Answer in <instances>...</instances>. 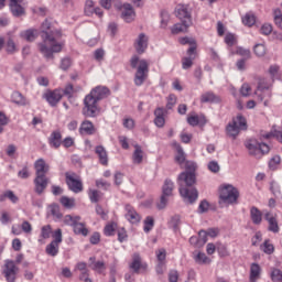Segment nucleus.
Here are the masks:
<instances>
[{"label": "nucleus", "mask_w": 282, "mask_h": 282, "mask_svg": "<svg viewBox=\"0 0 282 282\" xmlns=\"http://www.w3.org/2000/svg\"><path fill=\"white\" fill-rule=\"evenodd\" d=\"M51 29L52 23L45 20L42 23V42L37 43L39 51L44 58H54V54H58V52L63 51L64 43L56 41L57 39H61V31Z\"/></svg>", "instance_id": "obj_1"}, {"label": "nucleus", "mask_w": 282, "mask_h": 282, "mask_svg": "<svg viewBox=\"0 0 282 282\" xmlns=\"http://www.w3.org/2000/svg\"><path fill=\"white\" fill-rule=\"evenodd\" d=\"M195 184V173L182 172L178 175L180 195L185 204H195L199 197L197 188L192 187Z\"/></svg>", "instance_id": "obj_2"}, {"label": "nucleus", "mask_w": 282, "mask_h": 282, "mask_svg": "<svg viewBox=\"0 0 282 282\" xmlns=\"http://www.w3.org/2000/svg\"><path fill=\"white\" fill-rule=\"evenodd\" d=\"M130 65L132 69H137L134 74V85L142 87L144 82L149 78V61L140 58L138 55H133L130 58Z\"/></svg>", "instance_id": "obj_3"}, {"label": "nucleus", "mask_w": 282, "mask_h": 282, "mask_svg": "<svg viewBox=\"0 0 282 282\" xmlns=\"http://www.w3.org/2000/svg\"><path fill=\"white\" fill-rule=\"evenodd\" d=\"M272 79L262 77L258 82V87L256 90V96H258L260 102L264 100V107L270 105L269 98H272V91H270V87H272Z\"/></svg>", "instance_id": "obj_4"}, {"label": "nucleus", "mask_w": 282, "mask_h": 282, "mask_svg": "<svg viewBox=\"0 0 282 282\" xmlns=\"http://www.w3.org/2000/svg\"><path fill=\"white\" fill-rule=\"evenodd\" d=\"M248 129V122L246 121V117L241 115H237L236 118L232 119L226 127V132L229 138H237L240 131H246Z\"/></svg>", "instance_id": "obj_5"}, {"label": "nucleus", "mask_w": 282, "mask_h": 282, "mask_svg": "<svg viewBox=\"0 0 282 282\" xmlns=\"http://www.w3.org/2000/svg\"><path fill=\"white\" fill-rule=\"evenodd\" d=\"M98 102H100L98 99H96L93 95L88 94L84 98V108L83 113L86 118H96L100 113V106H98Z\"/></svg>", "instance_id": "obj_6"}, {"label": "nucleus", "mask_w": 282, "mask_h": 282, "mask_svg": "<svg viewBox=\"0 0 282 282\" xmlns=\"http://www.w3.org/2000/svg\"><path fill=\"white\" fill-rule=\"evenodd\" d=\"M246 148L249 151V154L253 155V158L260 159L265 153H270V145L265 143H260L256 139L248 140L246 143Z\"/></svg>", "instance_id": "obj_7"}, {"label": "nucleus", "mask_w": 282, "mask_h": 282, "mask_svg": "<svg viewBox=\"0 0 282 282\" xmlns=\"http://www.w3.org/2000/svg\"><path fill=\"white\" fill-rule=\"evenodd\" d=\"M239 199V191L230 184L224 185L220 188L219 204H235Z\"/></svg>", "instance_id": "obj_8"}, {"label": "nucleus", "mask_w": 282, "mask_h": 282, "mask_svg": "<svg viewBox=\"0 0 282 282\" xmlns=\"http://www.w3.org/2000/svg\"><path fill=\"white\" fill-rule=\"evenodd\" d=\"M174 188L175 184L173 183V181L166 178L162 187V195L160 202L156 205L159 210H163V208H166V204H169V197L173 195Z\"/></svg>", "instance_id": "obj_9"}, {"label": "nucleus", "mask_w": 282, "mask_h": 282, "mask_svg": "<svg viewBox=\"0 0 282 282\" xmlns=\"http://www.w3.org/2000/svg\"><path fill=\"white\" fill-rule=\"evenodd\" d=\"M2 274L8 282L17 281V274H19V267H17V262L6 260L4 265L2 267Z\"/></svg>", "instance_id": "obj_10"}, {"label": "nucleus", "mask_w": 282, "mask_h": 282, "mask_svg": "<svg viewBox=\"0 0 282 282\" xmlns=\"http://www.w3.org/2000/svg\"><path fill=\"white\" fill-rule=\"evenodd\" d=\"M117 8L118 10H120L121 19H123L126 23H131L135 21V10H133V6L129 3H123L121 6H118Z\"/></svg>", "instance_id": "obj_11"}, {"label": "nucleus", "mask_w": 282, "mask_h": 282, "mask_svg": "<svg viewBox=\"0 0 282 282\" xmlns=\"http://www.w3.org/2000/svg\"><path fill=\"white\" fill-rule=\"evenodd\" d=\"M176 17L180 19L181 23H186L187 25H193V18H191V11H188V7L184 4H178L176 7Z\"/></svg>", "instance_id": "obj_12"}, {"label": "nucleus", "mask_w": 282, "mask_h": 282, "mask_svg": "<svg viewBox=\"0 0 282 282\" xmlns=\"http://www.w3.org/2000/svg\"><path fill=\"white\" fill-rule=\"evenodd\" d=\"M43 98H45L51 107H56V105H58L63 98V91L59 89H55L53 91L48 90L43 95Z\"/></svg>", "instance_id": "obj_13"}, {"label": "nucleus", "mask_w": 282, "mask_h": 282, "mask_svg": "<svg viewBox=\"0 0 282 282\" xmlns=\"http://www.w3.org/2000/svg\"><path fill=\"white\" fill-rule=\"evenodd\" d=\"M149 47V36L144 33H140L134 42V50L138 54H144Z\"/></svg>", "instance_id": "obj_14"}, {"label": "nucleus", "mask_w": 282, "mask_h": 282, "mask_svg": "<svg viewBox=\"0 0 282 282\" xmlns=\"http://www.w3.org/2000/svg\"><path fill=\"white\" fill-rule=\"evenodd\" d=\"M89 94L93 95L96 100L100 101L105 100V98H107L111 93L106 86H96Z\"/></svg>", "instance_id": "obj_15"}, {"label": "nucleus", "mask_w": 282, "mask_h": 282, "mask_svg": "<svg viewBox=\"0 0 282 282\" xmlns=\"http://www.w3.org/2000/svg\"><path fill=\"white\" fill-rule=\"evenodd\" d=\"M48 180L46 175H36L34 180L35 193L42 195V193L47 188Z\"/></svg>", "instance_id": "obj_16"}, {"label": "nucleus", "mask_w": 282, "mask_h": 282, "mask_svg": "<svg viewBox=\"0 0 282 282\" xmlns=\"http://www.w3.org/2000/svg\"><path fill=\"white\" fill-rule=\"evenodd\" d=\"M48 144L51 149H59L61 144H63V134L61 131L55 130L48 137Z\"/></svg>", "instance_id": "obj_17"}, {"label": "nucleus", "mask_w": 282, "mask_h": 282, "mask_svg": "<svg viewBox=\"0 0 282 282\" xmlns=\"http://www.w3.org/2000/svg\"><path fill=\"white\" fill-rule=\"evenodd\" d=\"M10 10L13 14V17H23L25 14V0L24 2H19V0H13V2H10Z\"/></svg>", "instance_id": "obj_18"}, {"label": "nucleus", "mask_w": 282, "mask_h": 282, "mask_svg": "<svg viewBox=\"0 0 282 282\" xmlns=\"http://www.w3.org/2000/svg\"><path fill=\"white\" fill-rule=\"evenodd\" d=\"M126 219L130 224H140V214L131 205H126Z\"/></svg>", "instance_id": "obj_19"}, {"label": "nucleus", "mask_w": 282, "mask_h": 282, "mask_svg": "<svg viewBox=\"0 0 282 282\" xmlns=\"http://www.w3.org/2000/svg\"><path fill=\"white\" fill-rule=\"evenodd\" d=\"M89 261V268H91L94 272L105 274V270H107V264H105V261L96 260V257H90Z\"/></svg>", "instance_id": "obj_20"}, {"label": "nucleus", "mask_w": 282, "mask_h": 282, "mask_svg": "<svg viewBox=\"0 0 282 282\" xmlns=\"http://www.w3.org/2000/svg\"><path fill=\"white\" fill-rule=\"evenodd\" d=\"M66 184L73 193H80L83 191V182L74 178V176H66Z\"/></svg>", "instance_id": "obj_21"}, {"label": "nucleus", "mask_w": 282, "mask_h": 282, "mask_svg": "<svg viewBox=\"0 0 282 282\" xmlns=\"http://www.w3.org/2000/svg\"><path fill=\"white\" fill-rule=\"evenodd\" d=\"M79 133L83 135H94L96 133V127L89 120H84L79 127Z\"/></svg>", "instance_id": "obj_22"}, {"label": "nucleus", "mask_w": 282, "mask_h": 282, "mask_svg": "<svg viewBox=\"0 0 282 282\" xmlns=\"http://www.w3.org/2000/svg\"><path fill=\"white\" fill-rule=\"evenodd\" d=\"M130 270H133V272H140V270H147V264L142 263V258H140L139 253H134L132 256V262L130 263Z\"/></svg>", "instance_id": "obj_23"}, {"label": "nucleus", "mask_w": 282, "mask_h": 282, "mask_svg": "<svg viewBox=\"0 0 282 282\" xmlns=\"http://www.w3.org/2000/svg\"><path fill=\"white\" fill-rule=\"evenodd\" d=\"M35 175H45L50 171V165L44 159H39L34 163Z\"/></svg>", "instance_id": "obj_24"}, {"label": "nucleus", "mask_w": 282, "mask_h": 282, "mask_svg": "<svg viewBox=\"0 0 282 282\" xmlns=\"http://www.w3.org/2000/svg\"><path fill=\"white\" fill-rule=\"evenodd\" d=\"M36 36H39V30L36 29H28L20 32V37L24 39V41H28L29 43L36 41Z\"/></svg>", "instance_id": "obj_25"}, {"label": "nucleus", "mask_w": 282, "mask_h": 282, "mask_svg": "<svg viewBox=\"0 0 282 282\" xmlns=\"http://www.w3.org/2000/svg\"><path fill=\"white\" fill-rule=\"evenodd\" d=\"M264 219L269 224L268 230L270 232H274V234L279 232V221H276V218L272 216V214L267 213L264 216Z\"/></svg>", "instance_id": "obj_26"}, {"label": "nucleus", "mask_w": 282, "mask_h": 282, "mask_svg": "<svg viewBox=\"0 0 282 282\" xmlns=\"http://www.w3.org/2000/svg\"><path fill=\"white\" fill-rule=\"evenodd\" d=\"M95 153L98 155L100 164H102L104 166H107V164H109V156L107 155V150H105V147L97 145L95 149Z\"/></svg>", "instance_id": "obj_27"}, {"label": "nucleus", "mask_w": 282, "mask_h": 282, "mask_svg": "<svg viewBox=\"0 0 282 282\" xmlns=\"http://www.w3.org/2000/svg\"><path fill=\"white\" fill-rule=\"evenodd\" d=\"M250 217L252 224H254L256 226H259L261 221H263V213H261V210H259V208H257L256 206L250 208Z\"/></svg>", "instance_id": "obj_28"}, {"label": "nucleus", "mask_w": 282, "mask_h": 282, "mask_svg": "<svg viewBox=\"0 0 282 282\" xmlns=\"http://www.w3.org/2000/svg\"><path fill=\"white\" fill-rule=\"evenodd\" d=\"M154 124L159 128L164 127L166 124V120L164 119V108H156L154 110Z\"/></svg>", "instance_id": "obj_29"}, {"label": "nucleus", "mask_w": 282, "mask_h": 282, "mask_svg": "<svg viewBox=\"0 0 282 282\" xmlns=\"http://www.w3.org/2000/svg\"><path fill=\"white\" fill-rule=\"evenodd\" d=\"M217 235H219V230L217 229H208V231L200 230L198 234V239L202 241V243H206V241H208L207 237L215 239Z\"/></svg>", "instance_id": "obj_30"}, {"label": "nucleus", "mask_w": 282, "mask_h": 282, "mask_svg": "<svg viewBox=\"0 0 282 282\" xmlns=\"http://www.w3.org/2000/svg\"><path fill=\"white\" fill-rule=\"evenodd\" d=\"M261 276V267L259 263H251L250 265V282H257V280Z\"/></svg>", "instance_id": "obj_31"}, {"label": "nucleus", "mask_w": 282, "mask_h": 282, "mask_svg": "<svg viewBox=\"0 0 282 282\" xmlns=\"http://www.w3.org/2000/svg\"><path fill=\"white\" fill-rule=\"evenodd\" d=\"M142 160H144V151H142V147L135 144L134 152L132 154L133 164H142Z\"/></svg>", "instance_id": "obj_32"}, {"label": "nucleus", "mask_w": 282, "mask_h": 282, "mask_svg": "<svg viewBox=\"0 0 282 282\" xmlns=\"http://www.w3.org/2000/svg\"><path fill=\"white\" fill-rule=\"evenodd\" d=\"M221 99L215 95L213 91H207L200 96V102H210V104H217L220 102Z\"/></svg>", "instance_id": "obj_33"}, {"label": "nucleus", "mask_w": 282, "mask_h": 282, "mask_svg": "<svg viewBox=\"0 0 282 282\" xmlns=\"http://www.w3.org/2000/svg\"><path fill=\"white\" fill-rule=\"evenodd\" d=\"M11 100L14 105H19L20 107H25L28 105V99L23 96V94L19 91H13L11 95Z\"/></svg>", "instance_id": "obj_34"}, {"label": "nucleus", "mask_w": 282, "mask_h": 282, "mask_svg": "<svg viewBox=\"0 0 282 282\" xmlns=\"http://www.w3.org/2000/svg\"><path fill=\"white\" fill-rule=\"evenodd\" d=\"M175 149H176V155H175V162L177 164H184L186 162V154L184 153V149H182V145L180 143H174Z\"/></svg>", "instance_id": "obj_35"}, {"label": "nucleus", "mask_w": 282, "mask_h": 282, "mask_svg": "<svg viewBox=\"0 0 282 282\" xmlns=\"http://www.w3.org/2000/svg\"><path fill=\"white\" fill-rule=\"evenodd\" d=\"M75 235H82L83 237H87L89 235V229L85 226V223L77 221L73 227Z\"/></svg>", "instance_id": "obj_36"}, {"label": "nucleus", "mask_w": 282, "mask_h": 282, "mask_svg": "<svg viewBox=\"0 0 282 282\" xmlns=\"http://www.w3.org/2000/svg\"><path fill=\"white\" fill-rule=\"evenodd\" d=\"M187 122L191 127H197V124H206V117L204 116H189Z\"/></svg>", "instance_id": "obj_37"}, {"label": "nucleus", "mask_w": 282, "mask_h": 282, "mask_svg": "<svg viewBox=\"0 0 282 282\" xmlns=\"http://www.w3.org/2000/svg\"><path fill=\"white\" fill-rule=\"evenodd\" d=\"M193 258H194V261L198 263V265L210 263V258H208L204 252H194Z\"/></svg>", "instance_id": "obj_38"}, {"label": "nucleus", "mask_w": 282, "mask_h": 282, "mask_svg": "<svg viewBox=\"0 0 282 282\" xmlns=\"http://www.w3.org/2000/svg\"><path fill=\"white\" fill-rule=\"evenodd\" d=\"M193 24H187L185 22L176 23L171 28L172 34H182V32H186L188 28H191Z\"/></svg>", "instance_id": "obj_39"}, {"label": "nucleus", "mask_w": 282, "mask_h": 282, "mask_svg": "<svg viewBox=\"0 0 282 282\" xmlns=\"http://www.w3.org/2000/svg\"><path fill=\"white\" fill-rule=\"evenodd\" d=\"M117 229H118V224H116L115 221L109 223L104 228V235L106 237H113V235H116Z\"/></svg>", "instance_id": "obj_40"}, {"label": "nucleus", "mask_w": 282, "mask_h": 282, "mask_svg": "<svg viewBox=\"0 0 282 282\" xmlns=\"http://www.w3.org/2000/svg\"><path fill=\"white\" fill-rule=\"evenodd\" d=\"M77 221H80V216L66 215L63 217L65 226H70L72 228L76 226Z\"/></svg>", "instance_id": "obj_41"}, {"label": "nucleus", "mask_w": 282, "mask_h": 282, "mask_svg": "<svg viewBox=\"0 0 282 282\" xmlns=\"http://www.w3.org/2000/svg\"><path fill=\"white\" fill-rule=\"evenodd\" d=\"M50 213L54 219V221H58L63 219V214L61 213V207L58 205H51Z\"/></svg>", "instance_id": "obj_42"}, {"label": "nucleus", "mask_w": 282, "mask_h": 282, "mask_svg": "<svg viewBox=\"0 0 282 282\" xmlns=\"http://www.w3.org/2000/svg\"><path fill=\"white\" fill-rule=\"evenodd\" d=\"M242 23H243V25H247V28H252V25H254V23H257V18L252 13H246L242 17Z\"/></svg>", "instance_id": "obj_43"}, {"label": "nucleus", "mask_w": 282, "mask_h": 282, "mask_svg": "<svg viewBox=\"0 0 282 282\" xmlns=\"http://www.w3.org/2000/svg\"><path fill=\"white\" fill-rule=\"evenodd\" d=\"M76 270H79V272H82V274L79 275V279H87V276H89V271L87 270V263L85 262H78L76 264Z\"/></svg>", "instance_id": "obj_44"}, {"label": "nucleus", "mask_w": 282, "mask_h": 282, "mask_svg": "<svg viewBox=\"0 0 282 282\" xmlns=\"http://www.w3.org/2000/svg\"><path fill=\"white\" fill-rule=\"evenodd\" d=\"M61 245L57 242H51L50 245L46 246V254L50 257H56L58 254V248Z\"/></svg>", "instance_id": "obj_45"}, {"label": "nucleus", "mask_w": 282, "mask_h": 282, "mask_svg": "<svg viewBox=\"0 0 282 282\" xmlns=\"http://www.w3.org/2000/svg\"><path fill=\"white\" fill-rule=\"evenodd\" d=\"M50 237H52V226L45 225L41 228L39 241H41V239H50Z\"/></svg>", "instance_id": "obj_46"}, {"label": "nucleus", "mask_w": 282, "mask_h": 282, "mask_svg": "<svg viewBox=\"0 0 282 282\" xmlns=\"http://www.w3.org/2000/svg\"><path fill=\"white\" fill-rule=\"evenodd\" d=\"M260 250L264 252V254H272L274 252V245L270 242V240H265L261 246Z\"/></svg>", "instance_id": "obj_47"}, {"label": "nucleus", "mask_w": 282, "mask_h": 282, "mask_svg": "<svg viewBox=\"0 0 282 282\" xmlns=\"http://www.w3.org/2000/svg\"><path fill=\"white\" fill-rule=\"evenodd\" d=\"M253 52H254L256 56H258L259 58H263V56H265L268 50L265 48L264 44H256L253 47Z\"/></svg>", "instance_id": "obj_48"}, {"label": "nucleus", "mask_w": 282, "mask_h": 282, "mask_svg": "<svg viewBox=\"0 0 282 282\" xmlns=\"http://www.w3.org/2000/svg\"><path fill=\"white\" fill-rule=\"evenodd\" d=\"M59 202L62 206H64V208H74V206L76 205V200L67 196H62Z\"/></svg>", "instance_id": "obj_49"}, {"label": "nucleus", "mask_w": 282, "mask_h": 282, "mask_svg": "<svg viewBox=\"0 0 282 282\" xmlns=\"http://www.w3.org/2000/svg\"><path fill=\"white\" fill-rule=\"evenodd\" d=\"M143 224H144L143 226L144 232H151V230H153V226H155V220L153 219V217L148 216L144 219Z\"/></svg>", "instance_id": "obj_50"}, {"label": "nucleus", "mask_w": 282, "mask_h": 282, "mask_svg": "<svg viewBox=\"0 0 282 282\" xmlns=\"http://www.w3.org/2000/svg\"><path fill=\"white\" fill-rule=\"evenodd\" d=\"M273 19L274 23L280 30H282V12L281 9H274L273 10Z\"/></svg>", "instance_id": "obj_51"}, {"label": "nucleus", "mask_w": 282, "mask_h": 282, "mask_svg": "<svg viewBox=\"0 0 282 282\" xmlns=\"http://www.w3.org/2000/svg\"><path fill=\"white\" fill-rule=\"evenodd\" d=\"M94 6H95L94 0H86L85 8H84V12L86 17H91L94 14V9H95Z\"/></svg>", "instance_id": "obj_52"}, {"label": "nucleus", "mask_w": 282, "mask_h": 282, "mask_svg": "<svg viewBox=\"0 0 282 282\" xmlns=\"http://www.w3.org/2000/svg\"><path fill=\"white\" fill-rule=\"evenodd\" d=\"M88 197L93 204H98L100 200V192L98 189H89Z\"/></svg>", "instance_id": "obj_53"}, {"label": "nucleus", "mask_w": 282, "mask_h": 282, "mask_svg": "<svg viewBox=\"0 0 282 282\" xmlns=\"http://www.w3.org/2000/svg\"><path fill=\"white\" fill-rule=\"evenodd\" d=\"M269 74L271 76V78H269V79L272 80V83H274V80H279V77H280L279 66H276V65L270 66Z\"/></svg>", "instance_id": "obj_54"}, {"label": "nucleus", "mask_w": 282, "mask_h": 282, "mask_svg": "<svg viewBox=\"0 0 282 282\" xmlns=\"http://www.w3.org/2000/svg\"><path fill=\"white\" fill-rule=\"evenodd\" d=\"M52 237H53V243H63V230L61 229H56L54 232H52Z\"/></svg>", "instance_id": "obj_55"}, {"label": "nucleus", "mask_w": 282, "mask_h": 282, "mask_svg": "<svg viewBox=\"0 0 282 282\" xmlns=\"http://www.w3.org/2000/svg\"><path fill=\"white\" fill-rule=\"evenodd\" d=\"M170 19H171V17L169 15V12H166V11L161 12V28L163 30H166Z\"/></svg>", "instance_id": "obj_56"}, {"label": "nucleus", "mask_w": 282, "mask_h": 282, "mask_svg": "<svg viewBox=\"0 0 282 282\" xmlns=\"http://www.w3.org/2000/svg\"><path fill=\"white\" fill-rule=\"evenodd\" d=\"M20 228L24 235H32V224H30V221L23 220Z\"/></svg>", "instance_id": "obj_57"}, {"label": "nucleus", "mask_w": 282, "mask_h": 282, "mask_svg": "<svg viewBox=\"0 0 282 282\" xmlns=\"http://www.w3.org/2000/svg\"><path fill=\"white\" fill-rule=\"evenodd\" d=\"M6 50L8 54H14L17 52V44L14 43V40L9 39L6 44Z\"/></svg>", "instance_id": "obj_58"}, {"label": "nucleus", "mask_w": 282, "mask_h": 282, "mask_svg": "<svg viewBox=\"0 0 282 282\" xmlns=\"http://www.w3.org/2000/svg\"><path fill=\"white\" fill-rule=\"evenodd\" d=\"M193 61H195V57H183L182 59L183 69H191V67H193Z\"/></svg>", "instance_id": "obj_59"}, {"label": "nucleus", "mask_w": 282, "mask_h": 282, "mask_svg": "<svg viewBox=\"0 0 282 282\" xmlns=\"http://www.w3.org/2000/svg\"><path fill=\"white\" fill-rule=\"evenodd\" d=\"M271 279L274 282H282V272L279 269H273L271 272Z\"/></svg>", "instance_id": "obj_60"}, {"label": "nucleus", "mask_w": 282, "mask_h": 282, "mask_svg": "<svg viewBox=\"0 0 282 282\" xmlns=\"http://www.w3.org/2000/svg\"><path fill=\"white\" fill-rule=\"evenodd\" d=\"M156 259L159 263H164V261H166V250L164 248L156 251Z\"/></svg>", "instance_id": "obj_61"}, {"label": "nucleus", "mask_w": 282, "mask_h": 282, "mask_svg": "<svg viewBox=\"0 0 282 282\" xmlns=\"http://www.w3.org/2000/svg\"><path fill=\"white\" fill-rule=\"evenodd\" d=\"M237 54H239V56H243L246 61H248V58L251 56L250 50L243 47H238Z\"/></svg>", "instance_id": "obj_62"}, {"label": "nucleus", "mask_w": 282, "mask_h": 282, "mask_svg": "<svg viewBox=\"0 0 282 282\" xmlns=\"http://www.w3.org/2000/svg\"><path fill=\"white\" fill-rule=\"evenodd\" d=\"M96 186L97 188H104V191H107L111 186V184L102 178H99L96 181Z\"/></svg>", "instance_id": "obj_63"}, {"label": "nucleus", "mask_w": 282, "mask_h": 282, "mask_svg": "<svg viewBox=\"0 0 282 282\" xmlns=\"http://www.w3.org/2000/svg\"><path fill=\"white\" fill-rule=\"evenodd\" d=\"M124 129H133V127H135V121L131 118H124L123 122H122Z\"/></svg>", "instance_id": "obj_64"}]
</instances>
